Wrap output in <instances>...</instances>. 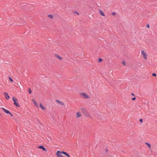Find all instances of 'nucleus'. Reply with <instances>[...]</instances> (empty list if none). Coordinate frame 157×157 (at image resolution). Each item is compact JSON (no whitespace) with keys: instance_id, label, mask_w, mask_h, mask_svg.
<instances>
[{"instance_id":"obj_1","label":"nucleus","mask_w":157,"mask_h":157,"mask_svg":"<svg viewBox=\"0 0 157 157\" xmlns=\"http://www.w3.org/2000/svg\"><path fill=\"white\" fill-rule=\"evenodd\" d=\"M80 109L86 116L88 117H90V114L87 112V110L86 109L84 108H80Z\"/></svg>"},{"instance_id":"obj_2","label":"nucleus","mask_w":157,"mask_h":157,"mask_svg":"<svg viewBox=\"0 0 157 157\" xmlns=\"http://www.w3.org/2000/svg\"><path fill=\"white\" fill-rule=\"evenodd\" d=\"M80 95L84 98H89V96L85 93H80Z\"/></svg>"},{"instance_id":"obj_3","label":"nucleus","mask_w":157,"mask_h":157,"mask_svg":"<svg viewBox=\"0 0 157 157\" xmlns=\"http://www.w3.org/2000/svg\"><path fill=\"white\" fill-rule=\"evenodd\" d=\"M13 100L14 101L13 104L15 105L17 107H20V105L17 102V100L16 98H15L14 97L13 98Z\"/></svg>"},{"instance_id":"obj_4","label":"nucleus","mask_w":157,"mask_h":157,"mask_svg":"<svg viewBox=\"0 0 157 157\" xmlns=\"http://www.w3.org/2000/svg\"><path fill=\"white\" fill-rule=\"evenodd\" d=\"M61 154H62V151H58L56 153V155L57 157H63Z\"/></svg>"},{"instance_id":"obj_5","label":"nucleus","mask_w":157,"mask_h":157,"mask_svg":"<svg viewBox=\"0 0 157 157\" xmlns=\"http://www.w3.org/2000/svg\"><path fill=\"white\" fill-rule=\"evenodd\" d=\"M141 54L143 55V57L145 59H147V54H146V53L144 51H141Z\"/></svg>"},{"instance_id":"obj_6","label":"nucleus","mask_w":157,"mask_h":157,"mask_svg":"<svg viewBox=\"0 0 157 157\" xmlns=\"http://www.w3.org/2000/svg\"><path fill=\"white\" fill-rule=\"evenodd\" d=\"M4 94L5 97V98L6 99H8L10 98V96H9L8 94L7 93L4 92Z\"/></svg>"},{"instance_id":"obj_7","label":"nucleus","mask_w":157,"mask_h":157,"mask_svg":"<svg viewBox=\"0 0 157 157\" xmlns=\"http://www.w3.org/2000/svg\"><path fill=\"white\" fill-rule=\"evenodd\" d=\"M38 148L41 149H42L43 151H45L46 152H47V150L45 149V148L43 145H40L39 147H38Z\"/></svg>"},{"instance_id":"obj_8","label":"nucleus","mask_w":157,"mask_h":157,"mask_svg":"<svg viewBox=\"0 0 157 157\" xmlns=\"http://www.w3.org/2000/svg\"><path fill=\"white\" fill-rule=\"evenodd\" d=\"M1 109H2L3 110V111L6 114H9L10 112L9 110L3 108L2 107L1 108Z\"/></svg>"},{"instance_id":"obj_9","label":"nucleus","mask_w":157,"mask_h":157,"mask_svg":"<svg viewBox=\"0 0 157 157\" xmlns=\"http://www.w3.org/2000/svg\"><path fill=\"white\" fill-rule=\"evenodd\" d=\"M62 154L66 155L67 157H70L69 155L67 153L65 152H64V151H62Z\"/></svg>"},{"instance_id":"obj_10","label":"nucleus","mask_w":157,"mask_h":157,"mask_svg":"<svg viewBox=\"0 0 157 157\" xmlns=\"http://www.w3.org/2000/svg\"><path fill=\"white\" fill-rule=\"evenodd\" d=\"M33 101V103L34 104V105H35V106L37 107L38 106V105L37 103H36V101H35L34 99H32Z\"/></svg>"},{"instance_id":"obj_11","label":"nucleus","mask_w":157,"mask_h":157,"mask_svg":"<svg viewBox=\"0 0 157 157\" xmlns=\"http://www.w3.org/2000/svg\"><path fill=\"white\" fill-rule=\"evenodd\" d=\"M55 56L61 60H62L63 59L62 57L59 56V55L57 54H56L55 55Z\"/></svg>"},{"instance_id":"obj_12","label":"nucleus","mask_w":157,"mask_h":157,"mask_svg":"<svg viewBox=\"0 0 157 157\" xmlns=\"http://www.w3.org/2000/svg\"><path fill=\"white\" fill-rule=\"evenodd\" d=\"M80 116H81V115L80 113L79 112L77 113L76 115V117L78 118L80 117Z\"/></svg>"},{"instance_id":"obj_13","label":"nucleus","mask_w":157,"mask_h":157,"mask_svg":"<svg viewBox=\"0 0 157 157\" xmlns=\"http://www.w3.org/2000/svg\"><path fill=\"white\" fill-rule=\"evenodd\" d=\"M40 106L41 108L43 110H44L45 109V108L42 105L41 103L40 105Z\"/></svg>"},{"instance_id":"obj_14","label":"nucleus","mask_w":157,"mask_h":157,"mask_svg":"<svg viewBox=\"0 0 157 157\" xmlns=\"http://www.w3.org/2000/svg\"><path fill=\"white\" fill-rule=\"evenodd\" d=\"M145 144L149 148L151 147V145L150 144L147 142L145 143Z\"/></svg>"},{"instance_id":"obj_15","label":"nucleus","mask_w":157,"mask_h":157,"mask_svg":"<svg viewBox=\"0 0 157 157\" xmlns=\"http://www.w3.org/2000/svg\"><path fill=\"white\" fill-rule=\"evenodd\" d=\"M99 11L100 13L102 16H105L104 13H103V12H102V10H99Z\"/></svg>"},{"instance_id":"obj_16","label":"nucleus","mask_w":157,"mask_h":157,"mask_svg":"<svg viewBox=\"0 0 157 157\" xmlns=\"http://www.w3.org/2000/svg\"><path fill=\"white\" fill-rule=\"evenodd\" d=\"M56 101L58 103H59V104H61V105H64V104L62 102H61L60 101H59L58 100H57Z\"/></svg>"},{"instance_id":"obj_17","label":"nucleus","mask_w":157,"mask_h":157,"mask_svg":"<svg viewBox=\"0 0 157 157\" xmlns=\"http://www.w3.org/2000/svg\"><path fill=\"white\" fill-rule=\"evenodd\" d=\"M48 17L50 18H53V16L52 15H48Z\"/></svg>"},{"instance_id":"obj_18","label":"nucleus","mask_w":157,"mask_h":157,"mask_svg":"<svg viewBox=\"0 0 157 157\" xmlns=\"http://www.w3.org/2000/svg\"><path fill=\"white\" fill-rule=\"evenodd\" d=\"M103 60L101 58H99L98 59V61L99 62H100L102 61Z\"/></svg>"},{"instance_id":"obj_19","label":"nucleus","mask_w":157,"mask_h":157,"mask_svg":"<svg viewBox=\"0 0 157 157\" xmlns=\"http://www.w3.org/2000/svg\"><path fill=\"white\" fill-rule=\"evenodd\" d=\"M28 91L29 92V94H31L32 92V91L31 89L30 88H29L28 89Z\"/></svg>"},{"instance_id":"obj_20","label":"nucleus","mask_w":157,"mask_h":157,"mask_svg":"<svg viewBox=\"0 0 157 157\" xmlns=\"http://www.w3.org/2000/svg\"><path fill=\"white\" fill-rule=\"evenodd\" d=\"M9 79L10 81L11 82H12L13 81V80L12 79V78H11L9 77Z\"/></svg>"},{"instance_id":"obj_21","label":"nucleus","mask_w":157,"mask_h":157,"mask_svg":"<svg viewBox=\"0 0 157 157\" xmlns=\"http://www.w3.org/2000/svg\"><path fill=\"white\" fill-rule=\"evenodd\" d=\"M152 75L154 76H156V74L155 73H153Z\"/></svg>"},{"instance_id":"obj_22","label":"nucleus","mask_w":157,"mask_h":157,"mask_svg":"<svg viewBox=\"0 0 157 157\" xmlns=\"http://www.w3.org/2000/svg\"><path fill=\"white\" fill-rule=\"evenodd\" d=\"M122 64L124 65L125 66V61H123L122 62Z\"/></svg>"},{"instance_id":"obj_23","label":"nucleus","mask_w":157,"mask_h":157,"mask_svg":"<svg viewBox=\"0 0 157 157\" xmlns=\"http://www.w3.org/2000/svg\"><path fill=\"white\" fill-rule=\"evenodd\" d=\"M9 114L10 115L11 117H12L13 116V115L10 112Z\"/></svg>"},{"instance_id":"obj_24","label":"nucleus","mask_w":157,"mask_h":157,"mask_svg":"<svg viewBox=\"0 0 157 157\" xmlns=\"http://www.w3.org/2000/svg\"><path fill=\"white\" fill-rule=\"evenodd\" d=\"M136 98L135 97H134V98H132V100H134L136 99Z\"/></svg>"},{"instance_id":"obj_25","label":"nucleus","mask_w":157,"mask_h":157,"mask_svg":"<svg viewBox=\"0 0 157 157\" xmlns=\"http://www.w3.org/2000/svg\"><path fill=\"white\" fill-rule=\"evenodd\" d=\"M140 121L141 122H142V121H143V119H140Z\"/></svg>"},{"instance_id":"obj_26","label":"nucleus","mask_w":157,"mask_h":157,"mask_svg":"<svg viewBox=\"0 0 157 157\" xmlns=\"http://www.w3.org/2000/svg\"><path fill=\"white\" fill-rule=\"evenodd\" d=\"M112 14L113 15H115V14H116V13H115V12H113L112 13Z\"/></svg>"},{"instance_id":"obj_27","label":"nucleus","mask_w":157,"mask_h":157,"mask_svg":"<svg viewBox=\"0 0 157 157\" xmlns=\"http://www.w3.org/2000/svg\"><path fill=\"white\" fill-rule=\"evenodd\" d=\"M147 27L148 28H149V25H148V24H147Z\"/></svg>"},{"instance_id":"obj_28","label":"nucleus","mask_w":157,"mask_h":157,"mask_svg":"<svg viewBox=\"0 0 157 157\" xmlns=\"http://www.w3.org/2000/svg\"><path fill=\"white\" fill-rule=\"evenodd\" d=\"M74 13H76L77 14H78V13L77 12L75 11V12H74Z\"/></svg>"},{"instance_id":"obj_29","label":"nucleus","mask_w":157,"mask_h":157,"mask_svg":"<svg viewBox=\"0 0 157 157\" xmlns=\"http://www.w3.org/2000/svg\"><path fill=\"white\" fill-rule=\"evenodd\" d=\"M105 151L106 152H107L108 151V150L107 148L106 149Z\"/></svg>"},{"instance_id":"obj_30","label":"nucleus","mask_w":157,"mask_h":157,"mask_svg":"<svg viewBox=\"0 0 157 157\" xmlns=\"http://www.w3.org/2000/svg\"><path fill=\"white\" fill-rule=\"evenodd\" d=\"M132 94V95H133L134 96V94H133V93H132V94Z\"/></svg>"},{"instance_id":"obj_31","label":"nucleus","mask_w":157,"mask_h":157,"mask_svg":"<svg viewBox=\"0 0 157 157\" xmlns=\"http://www.w3.org/2000/svg\"><path fill=\"white\" fill-rule=\"evenodd\" d=\"M1 115V113H0V116Z\"/></svg>"}]
</instances>
